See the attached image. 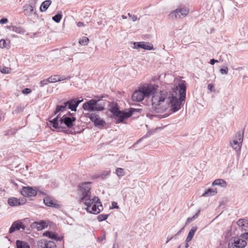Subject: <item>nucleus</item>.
Instances as JSON below:
<instances>
[{
  "instance_id": "79ce46f5",
  "label": "nucleus",
  "mask_w": 248,
  "mask_h": 248,
  "mask_svg": "<svg viewBox=\"0 0 248 248\" xmlns=\"http://www.w3.org/2000/svg\"><path fill=\"white\" fill-rule=\"evenodd\" d=\"M241 237L248 242V232L242 234Z\"/></svg>"
},
{
  "instance_id": "20e7f679",
  "label": "nucleus",
  "mask_w": 248,
  "mask_h": 248,
  "mask_svg": "<svg viewBox=\"0 0 248 248\" xmlns=\"http://www.w3.org/2000/svg\"><path fill=\"white\" fill-rule=\"evenodd\" d=\"M109 110L113 114L116 123H119L123 122L124 119L130 117L137 109L130 108L128 111L123 112L120 111L116 105L112 107Z\"/></svg>"
},
{
  "instance_id": "58836bf2",
  "label": "nucleus",
  "mask_w": 248,
  "mask_h": 248,
  "mask_svg": "<svg viewBox=\"0 0 248 248\" xmlns=\"http://www.w3.org/2000/svg\"><path fill=\"white\" fill-rule=\"evenodd\" d=\"M128 16L134 22L136 21L137 20V16L136 15H131L130 13H128Z\"/></svg>"
},
{
  "instance_id": "9d476101",
  "label": "nucleus",
  "mask_w": 248,
  "mask_h": 248,
  "mask_svg": "<svg viewBox=\"0 0 248 248\" xmlns=\"http://www.w3.org/2000/svg\"><path fill=\"white\" fill-rule=\"evenodd\" d=\"M247 245L246 239L235 237L233 242L229 243V248H244Z\"/></svg>"
},
{
  "instance_id": "4d7b16f0",
  "label": "nucleus",
  "mask_w": 248,
  "mask_h": 248,
  "mask_svg": "<svg viewBox=\"0 0 248 248\" xmlns=\"http://www.w3.org/2000/svg\"><path fill=\"white\" fill-rule=\"evenodd\" d=\"M180 232H178L176 234V235L179 234Z\"/></svg>"
},
{
  "instance_id": "de8ad7c7",
  "label": "nucleus",
  "mask_w": 248,
  "mask_h": 248,
  "mask_svg": "<svg viewBox=\"0 0 248 248\" xmlns=\"http://www.w3.org/2000/svg\"><path fill=\"white\" fill-rule=\"evenodd\" d=\"M218 62L217 60H216L214 59H212L210 60V63L211 65H214L216 62Z\"/></svg>"
},
{
  "instance_id": "bb28decb",
  "label": "nucleus",
  "mask_w": 248,
  "mask_h": 248,
  "mask_svg": "<svg viewBox=\"0 0 248 248\" xmlns=\"http://www.w3.org/2000/svg\"><path fill=\"white\" fill-rule=\"evenodd\" d=\"M67 107V105H65V102L63 103L62 105H57L56 106V110L54 112V115H56L59 112L64 111Z\"/></svg>"
},
{
  "instance_id": "052dcab7",
  "label": "nucleus",
  "mask_w": 248,
  "mask_h": 248,
  "mask_svg": "<svg viewBox=\"0 0 248 248\" xmlns=\"http://www.w3.org/2000/svg\"><path fill=\"white\" fill-rule=\"evenodd\" d=\"M136 144H137V143H135V144H134L133 145V146H135L136 145Z\"/></svg>"
},
{
  "instance_id": "72a5a7b5",
  "label": "nucleus",
  "mask_w": 248,
  "mask_h": 248,
  "mask_svg": "<svg viewBox=\"0 0 248 248\" xmlns=\"http://www.w3.org/2000/svg\"><path fill=\"white\" fill-rule=\"evenodd\" d=\"M116 174L118 176H123L124 175V172L123 169L118 168L116 170Z\"/></svg>"
},
{
  "instance_id": "8fccbe9b",
  "label": "nucleus",
  "mask_w": 248,
  "mask_h": 248,
  "mask_svg": "<svg viewBox=\"0 0 248 248\" xmlns=\"http://www.w3.org/2000/svg\"><path fill=\"white\" fill-rule=\"evenodd\" d=\"M105 239V236H103L102 237H99L98 238V240L100 241H102L103 240H104Z\"/></svg>"
},
{
  "instance_id": "6e6552de",
  "label": "nucleus",
  "mask_w": 248,
  "mask_h": 248,
  "mask_svg": "<svg viewBox=\"0 0 248 248\" xmlns=\"http://www.w3.org/2000/svg\"><path fill=\"white\" fill-rule=\"evenodd\" d=\"M243 135L240 133L236 134L232 140L230 141V145L236 152L240 151L243 141Z\"/></svg>"
},
{
  "instance_id": "4be33fe9",
  "label": "nucleus",
  "mask_w": 248,
  "mask_h": 248,
  "mask_svg": "<svg viewBox=\"0 0 248 248\" xmlns=\"http://www.w3.org/2000/svg\"><path fill=\"white\" fill-rule=\"evenodd\" d=\"M51 3V1L46 0L43 2L40 7V11L42 12L46 11Z\"/></svg>"
},
{
  "instance_id": "39448f33",
  "label": "nucleus",
  "mask_w": 248,
  "mask_h": 248,
  "mask_svg": "<svg viewBox=\"0 0 248 248\" xmlns=\"http://www.w3.org/2000/svg\"><path fill=\"white\" fill-rule=\"evenodd\" d=\"M104 104L99 103V100L91 99L83 104L82 107L85 110L89 111H102L104 109Z\"/></svg>"
},
{
  "instance_id": "37998d69",
  "label": "nucleus",
  "mask_w": 248,
  "mask_h": 248,
  "mask_svg": "<svg viewBox=\"0 0 248 248\" xmlns=\"http://www.w3.org/2000/svg\"><path fill=\"white\" fill-rule=\"evenodd\" d=\"M208 89L211 92H215L214 86L212 84H209L207 86Z\"/></svg>"
},
{
  "instance_id": "603ef678",
  "label": "nucleus",
  "mask_w": 248,
  "mask_h": 248,
  "mask_svg": "<svg viewBox=\"0 0 248 248\" xmlns=\"http://www.w3.org/2000/svg\"><path fill=\"white\" fill-rule=\"evenodd\" d=\"M172 238V237H170V238L168 239V240L166 242V243H168L171 239Z\"/></svg>"
},
{
  "instance_id": "6e6d98bb",
  "label": "nucleus",
  "mask_w": 248,
  "mask_h": 248,
  "mask_svg": "<svg viewBox=\"0 0 248 248\" xmlns=\"http://www.w3.org/2000/svg\"><path fill=\"white\" fill-rule=\"evenodd\" d=\"M183 229H184V228H182V229L180 230V231H179V232H180L181 231H182Z\"/></svg>"
},
{
  "instance_id": "49530a36",
  "label": "nucleus",
  "mask_w": 248,
  "mask_h": 248,
  "mask_svg": "<svg viewBox=\"0 0 248 248\" xmlns=\"http://www.w3.org/2000/svg\"><path fill=\"white\" fill-rule=\"evenodd\" d=\"M169 115L168 114H165L164 115H155L154 116L155 117H158L159 118H165V117H167V116H168Z\"/></svg>"
},
{
  "instance_id": "aec40b11",
  "label": "nucleus",
  "mask_w": 248,
  "mask_h": 248,
  "mask_svg": "<svg viewBox=\"0 0 248 248\" xmlns=\"http://www.w3.org/2000/svg\"><path fill=\"white\" fill-rule=\"evenodd\" d=\"M43 236L48 237L50 238L53 239L58 241H61V238L59 237L57 234L51 232L47 231L43 233Z\"/></svg>"
},
{
  "instance_id": "b1692460",
  "label": "nucleus",
  "mask_w": 248,
  "mask_h": 248,
  "mask_svg": "<svg viewBox=\"0 0 248 248\" xmlns=\"http://www.w3.org/2000/svg\"><path fill=\"white\" fill-rule=\"evenodd\" d=\"M217 189L208 188L204 193L202 194V196L208 197L210 196H214L217 193Z\"/></svg>"
},
{
  "instance_id": "473e14b6",
  "label": "nucleus",
  "mask_w": 248,
  "mask_h": 248,
  "mask_svg": "<svg viewBox=\"0 0 248 248\" xmlns=\"http://www.w3.org/2000/svg\"><path fill=\"white\" fill-rule=\"evenodd\" d=\"M108 215H105V214H100L97 217L98 221L99 222H101L102 221L105 220L108 217Z\"/></svg>"
},
{
  "instance_id": "5701e85b",
  "label": "nucleus",
  "mask_w": 248,
  "mask_h": 248,
  "mask_svg": "<svg viewBox=\"0 0 248 248\" xmlns=\"http://www.w3.org/2000/svg\"><path fill=\"white\" fill-rule=\"evenodd\" d=\"M213 186H219L222 187H226L227 186V183L226 181L221 179H218L215 180L213 183Z\"/></svg>"
},
{
  "instance_id": "1a4fd4ad",
  "label": "nucleus",
  "mask_w": 248,
  "mask_h": 248,
  "mask_svg": "<svg viewBox=\"0 0 248 248\" xmlns=\"http://www.w3.org/2000/svg\"><path fill=\"white\" fill-rule=\"evenodd\" d=\"M89 115V117L92 122L94 123V125L98 128H102L105 124L106 122L100 118L99 116L95 113H91Z\"/></svg>"
},
{
  "instance_id": "09e8293b",
  "label": "nucleus",
  "mask_w": 248,
  "mask_h": 248,
  "mask_svg": "<svg viewBox=\"0 0 248 248\" xmlns=\"http://www.w3.org/2000/svg\"><path fill=\"white\" fill-rule=\"evenodd\" d=\"M77 26L79 27H81L84 26V23L82 22H78L77 23Z\"/></svg>"
},
{
  "instance_id": "ea45409f",
  "label": "nucleus",
  "mask_w": 248,
  "mask_h": 248,
  "mask_svg": "<svg viewBox=\"0 0 248 248\" xmlns=\"http://www.w3.org/2000/svg\"><path fill=\"white\" fill-rule=\"evenodd\" d=\"M6 46V41L3 39L0 40V47L4 48Z\"/></svg>"
},
{
  "instance_id": "a19ab883",
  "label": "nucleus",
  "mask_w": 248,
  "mask_h": 248,
  "mask_svg": "<svg viewBox=\"0 0 248 248\" xmlns=\"http://www.w3.org/2000/svg\"><path fill=\"white\" fill-rule=\"evenodd\" d=\"M31 92V90L29 88H25L22 91L23 94H29Z\"/></svg>"
},
{
  "instance_id": "4c0bfd02",
  "label": "nucleus",
  "mask_w": 248,
  "mask_h": 248,
  "mask_svg": "<svg viewBox=\"0 0 248 248\" xmlns=\"http://www.w3.org/2000/svg\"><path fill=\"white\" fill-rule=\"evenodd\" d=\"M141 44H142V42H135L134 43V48H136V49L141 48Z\"/></svg>"
},
{
  "instance_id": "f257e3e1",
  "label": "nucleus",
  "mask_w": 248,
  "mask_h": 248,
  "mask_svg": "<svg viewBox=\"0 0 248 248\" xmlns=\"http://www.w3.org/2000/svg\"><path fill=\"white\" fill-rule=\"evenodd\" d=\"M158 86L149 84L138 91H135L132 95L134 101H141L145 97L153 94L152 103L153 108L156 113L163 112L170 106V110L175 112L180 109L182 101H185L186 95V81L180 80L178 86L172 89V92L167 90L156 92Z\"/></svg>"
},
{
  "instance_id": "f704fd0d",
  "label": "nucleus",
  "mask_w": 248,
  "mask_h": 248,
  "mask_svg": "<svg viewBox=\"0 0 248 248\" xmlns=\"http://www.w3.org/2000/svg\"><path fill=\"white\" fill-rule=\"evenodd\" d=\"M89 43V39L87 37H84V39L80 40L79 43L82 46L87 45Z\"/></svg>"
},
{
  "instance_id": "423d86ee",
  "label": "nucleus",
  "mask_w": 248,
  "mask_h": 248,
  "mask_svg": "<svg viewBox=\"0 0 248 248\" xmlns=\"http://www.w3.org/2000/svg\"><path fill=\"white\" fill-rule=\"evenodd\" d=\"M91 182H85L78 186L79 191L82 197L79 200V202H84L86 199L91 198Z\"/></svg>"
},
{
  "instance_id": "e433bc0d",
  "label": "nucleus",
  "mask_w": 248,
  "mask_h": 248,
  "mask_svg": "<svg viewBox=\"0 0 248 248\" xmlns=\"http://www.w3.org/2000/svg\"><path fill=\"white\" fill-rule=\"evenodd\" d=\"M48 83H49L48 78L46 79H44L40 82V85L41 86L43 87L46 85H47Z\"/></svg>"
},
{
  "instance_id": "2eb2a0df",
  "label": "nucleus",
  "mask_w": 248,
  "mask_h": 248,
  "mask_svg": "<svg viewBox=\"0 0 248 248\" xmlns=\"http://www.w3.org/2000/svg\"><path fill=\"white\" fill-rule=\"evenodd\" d=\"M24 230L25 226L20 221H15L9 229V233H12L16 231L19 230L20 229Z\"/></svg>"
},
{
  "instance_id": "4468645a",
  "label": "nucleus",
  "mask_w": 248,
  "mask_h": 248,
  "mask_svg": "<svg viewBox=\"0 0 248 248\" xmlns=\"http://www.w3.org/2000/svg\"><path fill=\"white\" fill-rule=\"evenodd\" d=\"M21 193L24 197L34 196L37 194V191L31 187L24 186L21 191Z\"/></svg>"
},
{
  "instance_id": "393cba45",
  "label": "nucleus",
  "mask_w": 248,
  "mask_h": 248,
  "mask_svg": "<svg viewBox=\"0 0 248 248\" xmlns=\"http://www.w3.org/2000/svg\"><path fill=\"white\" fill-rule=\"evenodd\" d=\"M16 248H30V246L28 243L20 240H16Z\"/></svg>"
},
{
  "instance_id": "680f3d73",
  "label": "nucleus",
  "mask_w": 248,
  "mask_h": 248,
  "mask_svg": "<svg viewBox=\"0 0 248 248\" xmlns=\"http://www.w3.org/2000/svg\"><path fill=\"white\" fill-rule=\"evenodd\" d=\"M114 247H115V246L114 245L113 248H115Z\"/></svg>"
},
{
  "instance_id": "dca6fc26",
  "label": "nucleus",
  "mask_w": 248,
  "mask_h": 248,
  "mask_svg": "<svg viewBox=\"0 0 248 248\" xmlns=\"http://www.w3.org/2000/svg\"><path fill=\"white\" fill-rule=\"evenodd\" d=\"M24 15L26 16H31L35 14L34 7L30 4H26L23 6Z\"/></svg>"
},
{
  "instance_id": "a878e982",
  "label": "nucleus",
  "mask_w": 248,
  "mask_h": 248,
  "mask_svg": "<svg viewBox=\"0 0 248 248\" xmlns=\"http://www.w3.org/2000/svg\"><path fill=\"white\" fill-rule=\"evenodd\" d=\"M25 107L23 105L19 104L18 105L15 110L12 111L13 114H17L22 113L24 110Z\"/></svg>"
},
{
  "instance_id": "c03bdc74",
  "label": "nucleus",
  "mask_w": 248,
  "mask_h": 248,
  "mask_svg": "<svg viewBox=\"0 0 248 248\" xmlns=\"http://www.w3.org/2000/svg\"><path fill=\"white\" fill-rule=\"evenodd\" d=\"M7 22H8V19L7 18H3L0 20V24H6Z\"/></svg>"
},
{
  "instance_id": "7c9ffc66",
  "label": "nucleus",
  "mask_w": 248,
  "mask_h": 248,
  "mask_svg": "<svg viewBox=\"0 0 248 248\" xmlns=\"http://www.w3.org/2000/svg\"><path fill=\"white\" fill-rule=\"evenodd\" d=\"M200 212V211L199 210L193 217H191L188 218L186 220V225H187V224L189 223L191 221L195 220L196 218H197L199 216Z\"/></svg>"
},
{
  "instance_id": "f8f14e48",
  "label": "nucleus",
  "mask_w": 248,
  "mask_h": 248,
  "mask_svg": "<svg viewBox=\"0 0 248 248\" xmlns=\"http://www.w3.org/2000/svg\"><path fill=\"white\" fill-rule=\"evenodd\" d=\"M44 204L49 207H55L58 208L60 207V204L58 203L53 198L49 196H46L44 198Z\"/></svg>"
},
{
  "instance_id": "2f4dec72",
  "label": "nucleus",
  "mask_w": 248,
  "mask_h": 248,
  "mask_svg": "<svg viewBox=\"0 0 248 248\" xmlns=\"http://www.w3.org/2000/svg\"><path fill=\"white\" fill-rule=\"evenodd\" d=\"M62 18L61 13H58L52 17V19L56 23H59Z\"/></svg>"
},
{
  "instance_id": "f03ea898",
  "label": "nucleus",
  "mask_w": 248,
  "mask_h": 248,
  "mask_svg": "<svg viewBox=\"0 0 248 248\" xmlns=\"http://www.w3.org/2000/svg\"><path fill=\"white\" fill-rule=\"evenodd\" d=\"M59 115H57L56 117L49 121L54 128L65 129V126H66L67 128H70L74 125V123L76 119L73 116V113L69 112L68 115H64L61 118Z\"/></svg>"
},
{
  "instance_id": "9b49d317",
  "label": "nucleus",
  "mask_w": 248,
  "mask_h": 248,
  "mask_svg": "<svg viewBox=\"0 0 248 248\" xmlns=\"http://www.w3.org/2000/svg\"><path fill=\"white\" fill-rule=\"evenodd\" d=\"M82 101L83 99L79 100L77 98H73L65 102V105H67L68 108L72 111H76L78 105Z\"/></svg>"
},
{
  "instance_id": "13d9d810",
  "label": "nucleus",
  "mask_w": 248,
  "mask_h": 248,
  "mask_svg": "<svg viewBox=\"0 0 248 248\" xmlns=\"http://www.w3.org/2000/svg\"><path fill=\"white\" fill-rule=\"evenodd\" d=\"M62 131L65 132H66L67 130H63Z\"/></svg>"
},
{
  "instance_id": "a211bd4d",
  "label": "nucleus",
  "mask_w": 248,
  "mask_h": 248,
  "mask_svg": "<svg viewBox=\"0 0 248 248\" xmlns=\"http://www.w3.org/2000/svg\"><path fill=\"white\" fill-rule=\"evenodd\" d=\"M71 78L70 76H67V77H60L58 75H54L48 78L49 83H54L57 81H61L65 79H70Z\"/></svg>"
},
{
  "instance_id": "bf43d9fd",
  "label": "nucleus",
  "mask_w": 248,
  "mask_h": 248,
  "mask_svg": "<svg viewBox=\"0 0 248 248\" xmlns=\"http://www.w3.org/2000/svg\"><path fill=\"white\" fill-rule=\"evenodd\" d=\"M177 248H181V246H180H180H179L177 247Z\"/></svg>"
},
{
  "instance_id": "c9c22d12",
  "label": "nucleus",
  "mask_w": 248,
  "mask_h": 248,
  "mask_svg": "<svg viewBox=\"0 0 248 248\" xmlns=\"http://www.w3.org/2000/svg\"><path fill=\"white\" fill-rule=\"evenodd\" d=\"M228 68L227 67H225L224 68H221L219 70V72L222 75H227L228 73Z\"/></svg>"
},
{
  "instance_id": "a18cd8bd",
  "label": "nucleus",
  "mask_w": 248,
  "mask_h": 248,
  "mask_svg": "<svg viewBox=\"0 0 248 248\" xmlns=\"http://www.w3.org/2000/svg\"><path fill=\"white\" fill-rule=\"evenodd\" d=\"M112 208H116V209L119 208V206L117 205V203L114 202H112Z\"/></svg>"
},
{
  "instance_id": "864d4df0",
  "label": "nucleus",
  "mask_w": 248,
  "mask_h": 248,
  "mask_svg": "<svg viewBox=\"0 0 248 248\" xmlns=\"http://www.w3.org/2000/svg\"><path fill=\"white\" fill-rule=\"evenodd\" d=\"M122 17L123 18V19H126L127 17L125 16L124 15H122Z\"/></svg>"
},
{
  "instance_id": "6ab92c4d",
  "label": "nucleus",
  "mask_w": 248,
  "mask_h": 248,
  "mask_svg": "<svg viewBox=\"0 0 248 248\" xmlns=\"http://www.w3.org/2000/svg\"><path fill=\"white\" fill-rule=\"evenodd\" d=\"M237 224L242 230L246 231L248 229V220L246 219H240L237 221Z\"/></svg>"
},
{
  "instance_id": "3c124183",
  "label": "nucleus",
  "mask_w": 248,
  "mask_h": 248,
  "mask_svg": "<svg viewBox=\"0 0 248 248\" xmlns=\"http://www.w3.org/2000/svg\"><path fill=\"white\" fill-rule=\"evenodd\" d=\"M188 242H187L186 241V243H185V247L186 248H187L188 247Z\"/></svg>"
},
{
  "instance_id": "5fc2aeb1",
  "label": "nucleus",
  "mask_w": 248,
  "mask_h": 248,
  "mask_svg": "<svg viewBox=\"0 0 248 248\" xmlns=\"http://www.w3.org/2000/svg\"><path fill=\"white\" fill-rule=\"evenodd\" d=\"M18 30V29L16 28V30H15V31L19 32V31H18V30Z\"/></svg>"
},
{
  "instance_id": "cd10ccee",
  "label": "nucleus",
  "mask_w": 248,
  "mask_h": 248,
  "mask_svg": "<svg viewBox=\"0 0 248 248\" xmlns=\"http://www.w3.org/2000/svg\"><path fill=\"white\" fill-rule=\"evenodd\" d=\"M8 203L11 206H17L20 205V202L16 198H11L9 199L8 201Z\"/></svg>"
},
{
  "instance_id": "7ed1b4c3",
  "label": "nucleus",
  "mask_w": 248,
  "mask_h": 248,
  "mask_svg": "<svg viewBox=\"0 0 248 248\" xmlns=\"http://www.w3.org/2000/svg\"><path fill=\"white\" fill-rule=\"evenodd\" d=\"M84 204L87 206L85 209L89 213L98 214L101 211L99 207H102V204L99 201V199L97 197H93V198H89L86 199L83 202Z\"/></svg>"
},
{
  "instance_id": "c85d7f7f",
  "label": "nucleus",
  "mask_w": 248,
  "mask_h": 248,
  "mask_svg": "<svg viewBox=\"0 0 248 248\" xmlns=\"http://www.w3.org/2000/svg\"><path fill=\"white\" fill-rule=\"evenodd\" d=\"M141 48L150 50L153 49V46L149 42H142Z\"/></svg>"
},
{
  "instance_id": "f3484780",
  "label": "nucleus",
  "mask_w": 248,
  "mask_h": 248,
  "mask_svg": "<svg viewBox=\"0 0 248 248\" xmlns=\"http://www.w3.org/2000/svg\"><path fill=\"white\" fill-rule=\"evenodd\" d=\"M33 228H36L37 230L40 231L47 227L46 222L44 220H41L39 222L35 221L32 224Z\"/></svg>"
},
{
  "instance_id": "412c9836",
  "label": "nucleus",
  "mask_w": 248,
  "mask_h": 248,
  "mask_svg": "<svg viewBox=\"0 0 248 248\" xmlns=\"http://www.w3.org/2000/svg\"><path fill=\"white\" fill-rule=\"evenodd\" d=\"M198 229V228L197 227H193L191 228V229L190 230V231L189 232H188V234L186 237V241L187 242H190L193 236L194 235V234L195 233V232H196V231Z\"/></svg>"
},
{
  "instance_id": "c756f323",
  "label": "nucleus",
  "mask_w": 248,
  "mask_h": 248,
  "mask_svg": "<svg viewBox=\"0 0 248 248\" xmlns=\"http://www.w3.org/2000/svg\"><path fill=\"white\" fill-rule=\"evenodd\" d=\"M11 69L9 67L0 66V72L2 74H9L11 73Z\"/></svg>"
},
{
  "instance_id": "ddd939ff",
  "label": "nucleus",
  "mask_w": 248,
  "mask_h": 248,
  "mask_svg": "<svg viewBox=\"0 0 248 248\" xmlns=\"http://www.w3.org/2000/svg\"><path fill=\"white\" fill-rule=\"evenodd\" d=\"M37 245L39 248H56V244L54 242L47 241L45 239H42L38 241Z\"/></svg>"
},
{
  "instance_id": "0eeeda50",
  "label": "nucleus",
  "mask_w": 248,
  "mask_h": 248,
  "mask_svg": "<svg viewBox=\"0 0 248 248\" xmlns=\"http://www.w3.org/2000/svg\"><path fill=\"white\" fill-rule=\"evenodd\" d=\"M188 13L189 10L186 7H178L169 14L168 18L171 19L182 18L186 17Z\"/></svg>"
}]
</instances>
